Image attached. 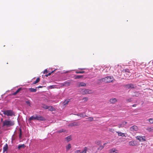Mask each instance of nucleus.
I'll return each mask as SVG.
<instances>
[{"instance_id":"16","label":"nucleus","mask_w":153,"mask_h":153,"mask_svg":"<svg viewBox=\"0 0 153 153\" xmlns=\"http://www.w3.org/2000/svg\"><path fill=\"white\" fill-rule=\"evenodd\" d=\"M36 120V114H35L29 118V120Z\"/></svg>"},{"instance_id":"25","label":"nucleus","mask_w":153,"mask_h":153,"mask_svg":"<svg viewBox=\"0 0 153 153\" xmlns=\"http://www.w3.org/2000/svg\"><path fill=\"white\" fill-rule=\"evenodd\" d=\"M95 143L98 146L101 145V142L100 140H96L95 141Z\"/></svg>"},{"instance_id":"50","label":"nucleus","mask_w":153,"mask_h":153,"mask_svg":"<svg viewBox=\"0 0 153 153\" xmlns=\"http://www.w3.org/2000/svg\"><path fill=\"white\" fill-rule=\"evenodd\" d=\"M79 69H80V70H85L86 69V68H79Z\"/></svg>"},{"instance_id":"21","label":"nucleus","mask_w":153,"mask_h":153,"mask_svg":"<svg viewBox=\"0 0 153 153\" xmlns=\"http://www.w3.org/2000/svg\"><path fill=\"white\" fill-rule=\"evenodd\" d=\"M25 145L24 144L21 145H19L18 146V149H19L21 148H24L25 147Z\"/></svg>"},{"instance_id":"22","label":"nucleus","mask_w":153,"mask_h":153,"mask_svg":"<svg viewBox=\"0 0 153 153\" xmlns=\"http://www.w3.org/2000/svg\"><path fill=\"white\" fill-rule=\"evenodd\" d=\"M71 83V82H66L64 83V85L66 86H69L70 85Z\"/></svg>"},{"instance_id":"24","label":"nucleus","mask_w":153,"mask_h":153,"mask_svg":"<svg viewBox=\"0 0 153 153\" xmlns=\"http://www.w3.org/2000/svg\"><path fill=\"white\" fill-rule=\"evenodd\" d=\"M65 139L67 142H68L71 140V137L70 136H68L65 138Z\"/></svg>"},{"instance_id":"10","label":"nucleus","mask_w":153,"mask_h":153,"mask_svg":"<svg viewBox=\"0 0 153 153\" xmlns=\"http://www.w3.org/2000/svg\"><path fill=\"white\" fill-rule=\"evenodd\" d=\"M127 123V122H123L121 123L118 125V128H121L123 127L126 126Z\"/></svg>"},{"instance_id":"23","label":"nucleus","mask_w":153,"mask_h":153,"mask_svg":"<svg viewBox=\"0 0 153 153\" xmlns=\"http://www.w3.org/2000/svg\"><path fill=\"white\" fill-rule=\"evenodd\" d=\"M29 90L31 92H36L37 91V90L36 88H29Z\"/></svg>"},{"instance_id":"2","label":"nucleus","mask_w":153,"mask_h":153,"mask_svg":"<svg viewBox=\"0 0 153 153\" xmlns=\"http://www.w3.org/2000/svg\"><path fill=\"white\" fill-rule=\"evenodd\" d=\"M114 79L113 76H109L102 78L100 79V81L101 82H104L105 83H107L112 82Z\"/></svg>"},{"instance_id":"49","label":"nucleus","mask_w":153,"mask_h":153,"mask_svg":"<svg viewBox=\"0 0 153 153\" xmlns=\"http://www.w3.org/2000/svg\"><path fill=\"white\" fill-rule=\"evenodd\" d=\"M136 106V104H134L132 105V106L134 107H135Z\"/></svg>"},{"instance_id":"42","label":"nucleus","mask_w":153,"mask_h":153,"mask_svg":"<svg viewBox=\"0 0 153 153\" xmlns=\"http://www.w3.org/2000/svg\"><path fill=\"white\" fill-rule=\"evenodd\" d=\"M82 100H84V102H86L88 100V98L87 97H84L83 98Z\"/></svg>"},{"instance_id":"37","label":"nucleus","mask_w":153,"mask_h":153,"mask_svg":"<svg viewBox=\"0 0 153 153\" xmlns=\"http://www.w3.org/2000/svg\"><path fill=\"white\" fill-rule=\"evenodd\" d=\"M76 74H83L85 73V71H76Z\"/></svg>"},{"instance_id":"6","label":"nucleus","mask_w":153,"mask_h":153,"mask_svg":"<svg viewBox=\"0 0 153 153\" xmlns=\"http://www.w3.org/2000/svg\"><path fill=\"white\" fill-rule=\"evenodd\" d=\"M145 136H143V137L140 136H138L136 137V138L139 140L140 141H146V140L145 138Z\"/></svg>"},{"instance_id":"11","label":"nucleus","mask_w":153,"mask_h":153,"mask_svg":"<svg viewBox=\"0 0 153 153\" xmlns=\"http://www.w3.org/2000/svg\"><path fill=\"white\" fill-rule=\"evenodd\" d=\"M117 101V99L115 98L111 99L109 100L110 103L111 104H114Z\"/></svg>"},{"instance_id":"7","label":"nucleus","mask_w":153,"mask_h":153,"mask_svg":"<svg viewBox=\"0 0 153 153\" xmlns=\"http://www.w3.org/2000/svg\"><path fill=\"white\" fill-rule=\"evenodd\" d=\"M77 87H84L86 86V84L84 82H78L77 84Z\"/></svg>"},{"instance_id":"26","label":"nucleus","mask_w":153,"mask_h":153,"mask_svg":"<svg viewBox=\"0 0 153 153\" xmlns=\"http://www.w3.org/2000/svg\"><path fill=\"white\" fill-rule=\"evenodd\" d=\"M8 149V145L7 144L3 148V152H4L5 151H7Z\"/></svg>"},{"instance_id":"51","label":"nucleus","mask_w":153,"mask_h":153,"mask_svg":"<svg viewBox=\"0 0 153 153\" xmlns=\"http://www.w3.org/2000/svg\"><path fill=\"white\" fill-rule=\"evenodd\" d=\"M52 86H50V88H53L52 87Z\"/></svg>"},{"instance_id":"18","label":"nucleus","mask_w":153,"mask_h":153,"mask_svg":"<svg viewBox=\"0 0 153 153\" xmlns=\"http://www.w3.org/2000/svg\"><path fill=\"white\" fill-rule=\"evenodd\" d=\"M71 145L70 143L68 144L66 147V151H68L71 148Z\"/></svg>"},{"instance_id":"27","label":"nucleus","mask_w":153,"mask_h":153,"mask_svg":"<svg viewBox=\"0 0 153 153\" xmlns=\"http://www.w3.org/2000/svg\"><path fill=\"white\" fill-rule=\"evenodd\" d=\"M40 80V79L39 77L37 78L36 80L35 81H34V82H33V84H36L37 83H38V82H39Z\"/></svg>"},{"instance_id":"13","label":"nucleus","mask_w":153,"mask_h":153,"mask_svg":"<svg viewBox=\"0 0 153 153\" xmlns=\"http://www.w3.org/2000/svg\"><path fill=\"white\" fill-rule=\"evenodd\" d=\"M76 115L78 116H79L81 117H82V118H84L85 117H88L85 114V113H81V114H76Z\"/></svg>"},{"instance_id":"40","label":"nucleus","mask_w":153,"mask_h":153,"mask_svg":"<svg viewBox=\"0 0 153 153\" xmlns=\"http://www.w3.org/2000/svg\"><path fill=\"white\" fill-rule=\"evenodd\" d=\"M43 108L45 109H48V108H49V106L47 105H44L43 106Z\"/></svg>"},{"instance_id":"48","label":"nucleus","mask_w":153,"mask_h":153,"mask_svg":"<svg viewBox=\"0 0 153 153\" xmlns=\"http://www.w3.org/2000/svg\"><path fill=\"white\" fill-rule=\"evenodd\" d=\"M43 87V86H40L39 87H38L37 88H42V87Z\"/></svg>"},{"instance_id":"34","label":"nucleus","mask_w":153,"mask_h":153,"mask_svg":"<svg viewBox=\"0 0 153 153\" xmlns=\"http://www.w3.org/2000/svg\"><path fill=\"white\" fill-rule=\"evenodd\" d=\"M100 147L97 149L98 150H101L104 148V146H102L101 145H100Z\"/></svg>"},{"instance_id":"41","label":"nucleus","mask_w":153,"mask_h":153,"mask_svg":"<svg viewBox=\"0 0 153 153\" xmlns=\"http://www.w3.org/2000/svg\"><path fill=\"white\" fill-rule=\"evenodd\" d=\"M126 101L127 102H131L132 101L131 98H129L128 99H127L126 100Z\"/></svg>"},{"instance_id":"31","label":"nucleus","mask_w":153,"mask_h":153,"mask_svg":"<svg viewBox=\"0 0 153 153\" xmlns=\"http://www.w3.org/2000/svg\"><path fill=\"white\" fill-rule=\"evenodd\" d=\"M88 150V148L87 147H85L84 148V150L81 152V153H86L87 150Z\"/></svg>"},{"instance_id":"28","label":"nucleus","mask_w":153,"mask_h":153,"mask_svg":"<svg viewBox=\"0 0 153 153\" xmlns=\"http://www.w3.org/2000/svg\"><path fill=\"white\" fill-rule=\"evenodd\" d=\"M49 110L51 111H54L55 110V109L52 106H49V108H48Z\"/></svg>"},{"instance_id":"15","label":"nucleus","mask_w":153,"mask_h":153,"mask_svg":"<svg viewBox=\"0 0 153 153\" xmlns=\"http://www.w3.org/2000/svg\"><path fill=\"white\" fill-rule=\"evenodd\" d=\"M79 123L78 122H74L72 123L69 125L70 126H79Z\"/></svg>"},{"instance_id":"12","label":"nucleus","mask_w":153,"mask_h":153,"mask_svg":"<svg viewBox=\"0 0 153 153\" xmlns=\"http://www.w3.org/2000/svg\"><path fill=\"white\" fill-rule=\"evenodd\" d=\"M110 153H118V151L116 149H112L109 150Z\"/></svg>"},{"instance_id":"5","label":"nucleus","mask_w":153,"mask_h":153,"mask_svg":"<svg viewBox=\"0 0 153 153\" xmlns=\"http://www.w3.org/2000/svg\"><path fill=\"white\" fill-rule=\"evenodd\" d=\"M138 130V127L135 125H134L131 127L130 128V131L132 132L137 131Z\"/></svg>"},{"instance_id":"9","label":"nucleus","mask_w":153,"mask_h":153,"mask_svg":"<svg viewBox=\"0 0 153 153\" xmlns=\"http://www.w3.org/2000/svg\"><path fill=\"white\" fill-rule=\"evenodd\" d=\"M45 119L43 117L36 114V120L40 121H45Z\"/></svg>"},{"instance_id":"39","label":"nucleus","mask_w":153,"mask_h":153,"mask_svg":"<svg viewBox=\"0 0 153 153\" xmlns=\"http://www.w3.org/2000/svg\"><path fill=\"white\" fill-rule=\"evenodd\" d=\"M54 71H51V72H50V73H48V74L45 75V76L47 77V76H48L50 75L51 74L53 73Z\"/></svg>"},{"instance_id":"29","label":"nucleus","mask_w":153,"mask_h":153,"mask_svg":"<svg viewBox=\"0 0 153 153\" xmlns=\"http://www.w3.org/2000/svg\"><path fill=\"white\" fill-rule=\"evenodd\" d=\"M83 77L82 75H76L75 76V79H80Z\"/></svg>"},{"instance_id":"45","label":"nucleus","mask_w":153,"mask_h":153,"mask_svg":"<svg viewBox=\"0 0 153 153\" xmlns=\"http://www.w3.org/2000/svg\"><path fill=\"white\" fill-rule=\"evenodd\" d=\"M48 72V71H47V69H46L44 71V72H43V73L44 74H47V73Z\"/></svg>"},{"instance_id":"4","label":"nucleus","mask_w":153,"mask_h":153,"mask_svg":"<svg viewBox=\"0 0 153 153\" xmlns=\"http://www.w3.org/2000/svg\"><path fill=\"white\" fill-rule=\"evenodd\" d=\"M92 93V91L88 89H84L83 91H82V94H90Z\"/></svg>"},{"instance_id":"1","label":"nucleus","mask_w":153,"mask_h":153,"mask_svg":"<svg viewBox=\"0 0 153 153\" xmlns=\"http://www.w3.org/2000/svg\"><path fill=\"white\" fill-rule=\"evenodd\" d=\"M14 124V121L13 120H5L3 122V126L9 127L13 126Z\"/></svg>"},{"instance_id":"47","label":"nucleus","mask_w":153,"mask_h":153,"mask_svg":"<svg viewBox=\"0 0 153 153\" xmlns=\"http://www.w3.org/2000/svg\"><path fill=\"white\" fill-rule=\"evenodd\" d=\"M107 143H105L104 144H103V146H104V147H105V145Z\"/></svg>"},{"instance_id":"20","label":"nucleus","mask_w":153,"mask_h":153,"mask_svg":"<svg viewBox=\"0 0 153 153\" xmlns=\"http://www.w3.org/2000/svg\"><path fill=\"white\" fill-rule=\"evenodd\" d=\"M70 101V100L68 99L67 100H66L65 101H64L63 102V104L64 105H67L68 102Z\"/></svg>"},{"instance_id":"35","label":"nucleus","mask_w":153,"mask_h":153,"mask_svg":"<svg viewBox=\"0 0 153 153\" xmlns=\"http://www.w3.org/2000/svg\"><path fill=\"white\" fill-rule=\"evenodd\" d=\"M26 103L29 106H31V103L30 101L29 100H27L25 101Z\"/></svg>"},{"instance_id":"38","label":"nucleus","mask_w":153,"mask_h":153,"mask_svg":"<svg viewBox=\"0 0 153 153\" xmlns=\"http://www.w3.org/2000/svg\"><path fill=\"white\" fill-rule=\"evenodd\" d=\"M148 120L151 124L153 123V118H150Z\"/></svg>"},{"instance_id":"44","label":"nucleus","mask_w":153,"mask_h":153,"mask_svg":"<svg viewBox=\"0 0 153 153\" xmlns=\"http://www.w3.org/2000/svg\"><path fill=\"white\" fill-rule=\"evenodd\" d=\"M81 150H76L75 152V153H81Z\"/></svg>"},{"instance_id":"3","label":"nucleus","mask_w":153,"mask_h":153,"mask_svg":"<svg viewBox=\"0 0 153 153\" xmlns=\"http://www.w3.org/2000/svg\"><path fill=\"white\" fill-rule=\"evenodd\" d=\"M3 112L4 114L7 116H12L15 115L14 113L11 110H6L3 111Z\"/></svg>"},{"instance_id":"43","label":"nucleus","mask_w":153,"mask_h":153,"mask_svg":"<svg viewBox=\"0 0 153 153\" xmlns=\"http://www.w3.org/2000/svg\"><path fill=\"white\" fill-rule=\"evenodd\" d=\"M114 131V130L113 128H111L109 129V131L111 132H113Z\"/></svg>"},{"instance_id":"17","label":"nucleus","mask_w":153,"mask_h":153,"mask_svg":"<svg viewBox=\"0 0 153 153\" xmlns=\"http://www.w3.org/2000/svg\"><path fill=\"white\" fill-rule=\"evenodd\" d=\"M127 88L129 89L130 88H134V87L133 84H128L126 85Z\"/></svg>"},{"instance_id":"33","label":"nucleus","mask_w":153,"mask_h":153,"mask_svg":"<svg viewBox=\"0 0 153 153\" xmlns=\"http://www.w3.org/2000/svg\"><path fill=\"white\" fill-rule=\"evenodd\" d=\"M88 121L89 122H92L94 120V118L93 117H90L88 118Z\"/></svg>"},{"instance_id":"8","label":"nucleus","mask_w":153,"mask_h":153,"mask_svg":"<svg viewBox=\"0 0 153 153\" xmlns=\"http://www.w3.org/2000/svg\"><path fill=\"white\" fill-rule=\"evenodd\" d=\"M128 145L130 146H135L137 145V142L134 140H132L131 141H129L128 143Z\"/></svg>"},{"instance_id":"19","label":"nucleus","mask_w":153,"mask_h":153,"mask_svg":"<svg viewBox=\"0 0 153 153\" xmlns=\"http://www.w3.org/2000/svg\"><path fill=\"white\" fill-rule=\"evenodd\" d=\"M22 89L21 88H19L15 92L13 93L12 95H16Z\"/></svg>"},{"instance_id":"30","label":"nucleus","mask_w":153,"mask_h":153,"mask_svg":"<svg viewBox=\"0 0 153 153\" xmlns=\"http://www.w3.org/2000/svg\"><path fill=\"white\" fill-rule=\"evenodd\" d=\"M146 129L149 131H153V127H148Z\"/></svg>"},{"instance_id":"36","label":"nucleus","mask_w":153,"mask_h":153,"mask_svg":"<svg viewBox=\"0 0 153 153\" xmlns=\"http://www.w3.org/2000/svg\"><path fill=\"white\" fill-rule=\"evenodd\" d=\"M65 130L64 129H62L58 131H57V132L58 133H61L62 132H65Z\"/></svg>"},{"instance_id":"14","label":"nucleus","mask_w":153,"mask_h":153,"mask_svg":"<svg viewBox=\"0 0 153 153\" xmlns=\"http://www.w3.org/2000/svg\"><path fill=\"white\" fill-rule=\"evenodd\" d=\"M116 132L118 134V136L126 137L125 134L124 133H123L119 131H116Z\"/></svg>"},{"instance_id":"46","label":"nucleus","mask_w":153,"mask_h":153,"mask_svg":"<svg viewBox=\"0 0 153 153\" xmlns=\"http://www.w3.org/2000/svg\"><path fill=\"white\" fill-rule=\"evenodd\" d=\"M125 71L128 73L129 72V70L128 69H126L125 70Z\"/></svg>"},{"instance_id":"32","label":"nucleus","mask_w":153,"mask_h":153,"mask_svg":"<svg viewBox=\"0 0 153 153\" xmlns=\"http://www.w3.org/2000/svg\"><path fill=\"white\" fill-rule=\"evenodd\" d=\"M19 138L20 139H21L22 138V129L21 128H19Z\"/></svg>"}]
</instances>
